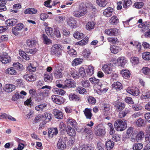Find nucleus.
<instances>
[{"label": "nucleus", "mask_w": 150, "mask_h": 150, "mask_svg": "<svg viewBox=\"0 0 150 150\" xmlns=\"http://www.w3.org/2000/svg\"><path fill=\"white\" fill-rule=\"evenodd\" d=\"M45 30L47 35L52 38H53L54 33L53 29L51 27L46 26Z\"/></svg>", "instance_id": "obj_32"}, {"label": "nucleus", "mask_w": 150, "mask_h": 150, "mask_svg": "<svg viewBox=\"0 0 150 150\" xmlns=\"http://www.w3.org/2000/svg\"><path fill=\"white\" fill-rule=\"evenodd\" d=\"M110 49L112 53L114 54H117L118 53L120 50L119 47L112 45L110 47Z\"/></svg>", "instance_id": "obj_40"}, {"label": "nucleus", "mask_w": 150, "mask_h": 150, "mask_svg": "<svg viewBox=\"0 0 150 150\" xmlns=\"http://www.w3.org/2000/svg\"><path fill=\"white\" fill-rule=\"evenodd\" d=\"M76 91L80 94H85L86 93V89L82 87H76Z\"/></svg>", "instance_id": "obj_59"}, {"label": "nucleus", "mask_w": 150, "mask_h": 150, "mask_svg": "<svg viewBox=\"0 0 150 150\" xmlns=\"http://www.w3.org/2000/svg\"><path fill=\"white\" fill-rule=\"evenodd\" d=\"M127 93L134 96H137L139 93V89L136 87H132L127 90Z\"/></svg>", "instance_id": "obj_11"}, {"label": "nucleus", "mask_w": 150, "mask_h": 150, "mask_svg": "<svg viewBox=\"0 0 150 150\" xmlns=\"http://www.w3.org/2000/svg\"><path fill=\"white\" fill-rule=\"evenodd\" d=\"M45 88L47 89L44 90L43 92H41L43 95V96H47L48 95L49 93V90L51 88V87L50 86H45L42 87L41 88L42 89H45Z\"/></svg>", "instance_id": "obj_28"}, {"label": "nucleus", "mask_w": 150, "mask_h": 150, "mask_svg": "<svg viewBox=\"0 0 150 150\" xmlns=\"http://www.w3.org/2000/svg\"><path fill=\"white\" fill-rule=\"evenodd\" d=\"M87 13L86 7L83 6V4H81L78 8L73 11L72 15L76 17L80 18L84 16Z\"/></svg>", "instance_id": "obj_2"}, {"label": "nucleus", "mask_w": 150, "mask_h": 150, "mask_svg": "<svg viewBox=\"0 0 150 150\" xmlns=\"http://www.w3.org/2000/svg\"><path fill=\"white\" fill-rule=\"evenodd\" d=\"M18 21L17 20L13 18L7 20L6 21L5 23L7 26H11L15 25Z\"/></svg>", "instance_id": "obj_27"}, {"label": "nucleus", "mask_w": 150, "mask_h": 150, "mask_svg": "<svg viewBox=\"0 0 150 150\" xmlns=\"http://www.w3.org/2000/svg\"><path fill=\"white\" fill-rule=\"evenodd\" d=\"M130 62L132 65H136L139 63V59L138 58L135 57H132L131 58Z\"/></svg>", "instance_id": "obj_49"}, {"label": "nucleus", "mask_w": 150, "mask_h": 150, "mask_svg": "<svg viewBox=\"0 0 150 150\" xmlns=\"http://www.w3.org/2000/svg\"><path fill=\"white\" fill-rule=\"evenodd\" d=\"M81 84L82 86L84 87H87L89 86L90 83L87 80H84L81 81Z\"/></svg>", "instance_id": "obj_64"}, {"label": "nucleus", "mask_w": 150, "mask_h": 150, "mask_svg": "<svg viewBox=\"0 0 150 150\" xmlns=\"http://www.w3.org/2000/svg\"><path fill=\"white\" fill-rule=\"evenodd\" d=\"M70 73L73 77L75 79H78L79 78V75L77 72L74 69H71Z\"/></svg>", "instance_id": "obj_44"}, {"label": "nucleus", "mask_w": 150, "mask_h": 150, "mask_svg": "<svg viewBox=\"0 0 150 150\" xmlns=\"http://www.w3.org/2000/svg\"><path fill=\"white\" fill-rule=\"evenodd\" d=\"M47 106V105L45 103L41 104L36 106L35 109L37 111L42 112L46 109Z\"/></svg>", "instance_id": "obj_30"}, {"label": "nucleus", "mask_w": 150, "mask_h": 150, "mask_svg": "<svg viewBox=\"0 0 150 150\" xmlns=\"http://www.w3.org/2000/svg\"><path fill=\"white\" fill-rule=\"evenodd\" d=\"M66 131L69 136L74 137L76 135V131L75 129L69 126L68 127Z\"/></svg>", "instance_id": "obj_16"}, {"label": "nucleus", "mask_w": 150, "mask_h": 150, "mask_svg": "<svg viewBox=\"0 0 150 150\" xmlns=\"http://www.w3.org/2000/svg\"><path fill=\"white\" fill-rule=\"evenodd\" d=\"M112 87L115 88L117 91L120 90L123 88L122 84L120 82H114L112 85Z\"/></svg>", "instance_id": "obj_36"}, {"label": "nucleus", "mask_w": 150, "mask_h": 150, "mask_svg": "<svg viewBox=\"0 0 150 150\" xmlns=\"http://www.w3.org/2000/svg\"><path fill=\"white\" fill-rule=\"evenodd\" d=\"M133 128L132 127H130L128 128L127 131L126 136L128 138H129L132 134H133Z\"/></svg>", "instance_id": "obj_63"}, {"label": "nucleus", "mask_w": 150, "mask_h": 150, "mask_svg": "<svg viewBox=\"0 0 150 150\" xmlns=\"http://www.w3.org/2000/svg\"><path fill=\"white\" fill-rule=\"evenodd\" d=\"M53 112L55 117L57 119H60L63 118V113L61 111L54 109L53 110Z\"/></svg>", "instance_id": "obj_18"}, {"label": "nucleus", "mask_w": 150, "mask_h": 150, "mask_svg": "<svg viewBox=\"0 0 150 150\" xmlns=\"http://www.w3.org/2000/svg\"><path fill=\"white\" fill-rule=\"evenodd\" d=\"M65 86L68 87H75L76 84L74 82L72 81L70 79H67L64 81Z\"/></svg>", "instance_id": "obj_19"}, {"label": "nucleus", "mask_w": 150, "mask_h": 150, "mask_svg": "<svg viewBox=\"0 0 150 150\" xmlns=\"http://www.w3.org/2000/svg\"><path fill=\"white\" fill-rule=\"evenodd\" d=\"M69 98L71 101H79L80 99L79 96L75 93H71L69 95Z\"/></svg>", "instance_id": "obj_23"}, {"label": "nucleus", "mask_w": 150, "mask_h": 150, "mask_svg": "<svg viewBox=\"0 0 150 150\" xmlns=\"http://www.w3.org/2000/svg\"><path fill=\"white\" fill-rule=\"evenodd\" d=\"M142 22V19H140L139 20L138 22L140 24L138 25V27L139 28H141L142 31H145L149 28V22L147 21H146L143 23Z\"/></svg>", "instance_id": "obj_6"}, {"label": "nucleus", "mask_w": 150, "mask_h": 150, "mask_svg": "<svg viewBox=\"0 0 150 150\" xmlns=\"http://www.w3.org/2000/svg\"><path fill=\"white\" fill-rule=\"evenodd\" d=\"M67 140V137H60L57 144V147L58 149L64 150L66 148V141Z\"/></svg>", "instance_id": "obj_5"}, {"label": "nucleus", "mask_w": 150, "mask_h": 150, "mask_svg": "<svg viewBox=\"0 0 150 150\" xmlns=\"http://www.w3.org/2000/svg\"><path fill=\"white\" fill-rule=\"evenodd\" d=\"M37 44V41L34 39H29L26 41L27 45L30 48L35 47Z\"/></svg>", "instance_id": "obj_14"}, {"label": "nucleus", "mask_w": 150, "mask_h": 150, "mask_svg": "<svg viewBox=\"0 0 150 150\" xmlns=\"http://www.w3.org/2000/svg\"><path fill=\"white\" fill-rule=\"evenodd\" d=\"M44 79L45 82H51L53 79L52 74L51 73H45L44 74Z\"/></svg>", "instance_id": "obj_25"}, {"label": "nucleus", "mask_w": 150, "mask_h": 150, "mask_svg": "<svg viewBox=\"0 0 150 150\" xmlns=\"http://www.w3.org/2000/svg\"><path fill=\"white\" fill-rule=\"evenodd\" d=\"M108 42L112 43L113 44L118 43L119 41L117 39L115 38L110 37L108 38Z\"/></svg>", "instance_id": "obj_60"}, {"label": "nucleus", "mask_w": 150, "mask_h": 150, "mask_svg": "<svg viewBox=\"0 0 150 150\" xmlns=\"http://www.w3.org/2000/svg\"><path fill=\"white\" fill-rule=\"evenodd\" d=\"M51 99L54 102L58 105L63 104L64 101V98L59 96L52 95L51 96Z\"/></svg>", "instance_id": "obj_8"}, {"label": "nucleus", "mask_w": 150, "mask_h": 150, "mask_svg": "<svg viewBox=\"0 0 150 150\" xmlns=\"http://www.w3.org/2000/svg\"><path fill=\"white\" fill-rule=\"evenodd\" d=\"M6 71L8 74L12 75H16L17 73L16 71L12 67L8 68L6 70Z\"/></svg>", "instance_id": "obj_55"}, {"label": "nucleus", "mask_w": 150, "mask_h": 150, "mask_svg": "<svg viewBox=\"0 0 150 150\" xmlns=\"http://www.w3.org/2000/svg\"><path fill=\"white\" fill-rule=\"evenodd\" d=\"M106 34L110 36H116L119 32L117 28H112L106 29L105 31Z\"/></svg>", "instance_id": "obj_9"}, {"label": "nucleus", "mask_w": 150, "mask_h": 150, "mask_svg": "<svg viewBox=\"0 0 150 150\" xmlns=\"http://www.w3.org/2000/svg\"><path fill=\"white\" fill-rule=\"evenodd\" d=\"M106 132L104 127H98L97 130H95V134L97 136H104Z\"/></svg>", "instance_id": "obj_13"}, {"label": "nucleus", "mask_w": 150, "mask_h": 150, "mask_svg": "<svg viewBox=\"0 0 150 150\" xmlns=\"http://www.w3.org/2000/svg\"><path fill=\"white\" fill-rule=\"evenodd\" d=\"M86 71L87 75L90 76L94 74V67L91 65H89L86 69Z\"/></svg>", "instance_id": "obj_20"}, {"label": "nucleus", "mask_w": 150, "mask_h": 150, "mask_svg": "<svg viewBox=\"0 0 150 150\" xmlns=\"http://www.w3.org/2000/svg\"><path fill=\"white\" fill-rule=\"evenodd\" d=\"M113 11V9L111 7H108L104 10L103 15L106 17H109L112 15Z\"/></svg>", "instance_id": "obj_22"}, {"label": "nucleus", "mask_w": 150, "mask_h": 150, "mask_svg": "<svg viewBox=\"0 0 150 150\" xmlns=\"http://www.w3.org/2000/svg\"><path fill=\"white\" fill-rule=\"evenodd\" d=\"M20 55L24 59L28 60L30 59V57L29 56L27 55L24 51L19 50V51Z\"/></svg>", "instance_id": "obj_56"}, {"label": "nucleus", "mask_w": 150, "mask_h": 150, "mask_svg": "<svg viewBox=\"0 0 150 150\" xmlns=\"http://www.w3.org/2000/svg\"><path fill=\"white\" fill-rule=\"evenodd\" d=\"M109 21L112 25L116 24L119 22V20L116 16H114L111 18Z\"/></svg>", "instance_id": "obj_43"}, {"label": "nucleus", "mask_w": 150, "mask_h": 150, "mask_svg": "<svg viewBox=\"0 0 150 150\" xmlns=\"http://www.w3.org/2000/svg\"><path fill=\"white\" fill-rule=\"evenodd\" d=\"M88 37H86L83 39L81 40V41L76 43V44L77 45H85L88 43Z\"/></svg>", "instance_id": "obj_51"}, {"label": "nucleus", "mask_w": 150, "mask_h": 150, "mask_svg": "<svg viewBox=\"0 0 150 150\" xmlns=\"http://www.w3.org/2000/svg\"><path fill=\"white\" fill-rule=\"evenodd\" d=\"M117 62L118 64V66L123 67L127 62L126 58L124 57H119L117 59Z\"/></svg>", "instance_id": "obj_12"}, {"label": "nucleus", "mask_w": 150, "mask_h": 150, "mask_svg": "<svg viewBox=\"0 0 150 150\" xmlns=\"http://www.w3.org/2000/svg\"><path fill=\"white\" fill-rule=\"evenodd\" d=\"M130 110L129 109L126 108L124 110L120 111L119 113L118 117L121 118L125 117L126 115L129 113L130 112Z\"/></svg>", "instance_id": "obj_33"}, {"label": "nucleus", "mask_w": 150, "mask_h": 150, "mask_svg": "<svg viewBox=\"0 0 150 150\" xmlns=\"http://www.w3.org/2000/svg\"><path fill=\"white\" fill-rule=\"evenodd\" d=\"M80 148H81L82 150H94V147L91 144H83Z\"/></svg>", "instance_id": "obj_34"}, {"label": "nucleus", "mask_w": 150, "mask_h": 150, "mask_svg": "<svg viewBox=\"0 0 150 150\" xmlns=\"http://www.w3.org/2000/svg\"><path fill=\"white\" fill-rule=\"evenodd\" d=\"M24 13L25 14L31 15L36 14L37 13V10L33 8H27L24 10Z\"/></svg>", "instance_id": "obj_24"}, {"label": "nucleus", "mask_w": 150, "mask_h": 150, "mask_svg": "<svg viewBox=\"0 0 150 150\" xmlns=\"http://www.w3.org/2000/svg\"><path fill=\"white\" fill-rule=\"evenodd\" d=\"M83 112L86 117V118L87 119L91 120L93 116L91 112L92 110L90 108H86L83 110Z\"/></svg>", "instance_id": "obj_15"}, {"label": "nucleus", "mask_w": 150, "mask_h": 150, "mask_svg": "<svg viewBox=\"0 0 150 150\" xmlns=\"http://www.w3.org/2000/svg\"><path fill=\"white\" fill-rule=\"evenodd\" d=\"M81 132L83 134L87 135L88 136V134L90 135L91 134V129H88L87 128H82L81 129Z\"/></svg>", "instance_id": "obj_50"}, {"label": "nucleus", "mask_w": 150, "mask_h": 150, "mask_svg": "<svg viewBox=\"0 0 150 150\" xmlns=\"http://www.w3.org/2000/svg\"><path fill=\"white\" fill-rule=\"evenodd\" d=\"M91 53V51L90 50L88 49H85L83 51L82 55L84 58H88Z\"/></svg>", "instance_id": "obj_41"}, {"label": "nucleus", "mask_w": 150, "mask_h": 150, "mask_svg": "<svg viewBox=\"0 0 150 150\" xmlns=\"http://www.w3.org/2000/svg\"><path fill=\"white\" fill-rule=\"evenodd\" d=\"M62 49V46L59 44L53 45L51 49V54L57 57H59L61 54Z\"/></svg>", "instance_id": "obj_4"}, {"label": "nucleus", "mask_w": 150, "mask_h": 150, "mask_svg": "<svg viewBox=\"0 0 150 150\" xmlns=\"http://www.w3.org/2000/svg\"><path fill=\"white\" fill-rule=\"evenodd\" d=\"M67 24L72 28H75L78 26L77 22L72 17L68 18L67 20Z\"/></svg>", "instance_id": "obj_7"}, {"label": "nucleus", "mask_w": 150, "mask_h": 150, "mask_svg": "<svg viewBox=\"0 0 150 150\" xmlns=\"http://www.w3.org/2000/svg\"><path fill=\"white\" fill-rule=\"evenodd\" d=\"M116 65V61L113 60L110 61V63L104 64L102 67V69L106 74H111L115 71V67Z\"/></svg>", "instance_id": "obj_1"}, {"label": "nucleus", "mask_w": 150, "mask_h": 150, "mask_svg": "<svg viewBox=\"0 0 150 150\" xmlns=\"http://www.w3.org/2000/svg\"><path fill=\"white\" fill-rule=\"evenodd\" d=\"M6 3V0H0V12L6 10V8L5 6Z\"/></svg>", "instance_id": "obj_35"}, {"label": "nucleus", "mask_w": 150, "mask_h": 150, "mask_svg": "<svg viewBox=\"0 0 150 150\" xmlns=\"http://www.w3.org/2000/svg\"><path fill=\"white\" fill-rule=\"evenodd\" d=\"M16 86L12 84H6L5 85L4 89L5 91L7 92H10L15 90Z\"/></svg>", "instance_id": "obj_17"}, {"label": "nucleus", "mask_w": 150, "mask_h": 150, "mask_svg": "<svg viewBox=\"0 0 150 150\" xmlns=\"http://www.w3.org/2000/svg\"><path fill=\"white\" fill-rule=\"evenodd\" d=\"M142 57L144 60H150V52H145L142 54Z\"/></svg>", "instance_id": "obj_52"}, {"label": "nucleus", "mask_w": 150, "mask_h": 150, "mask_svg": "<svg viewBox=\"0 0 150 150\" xmlns=\"http://www.w3.org/2000/svg\"><path fill=\"white\" fill-rule=\"evenodd\" d=\"M67 122L68 124L71 125L74 127H75L77 123L76 121L71 118H68Z\"/></svg>", "instance_id": "obj_53"}, {"label": "nucleus", "mask_w": 150, "mask_h": 150, "mask_svg": "<svg viewBox=\"0 0 150 150\" xmlns=\"http://www.w3.org/2000/svg\"><path fill=\"white\" fill-rule=\"evenodd\" d=\"M43 41L45 44L47 45H49L52 43V41L50 39L48 38L45 35L43 34Z\"/></svg>", "instance_id": "obj_61"}, {"label": "nucleus", "mask_w": 150, "mask_h": 150, "mask_svg": "<svg viewBox=\"0 0 150 150\" xmlns=\"http://www.w3.org/2000/svg\"><path fill=\"white\" fill-rule=\"evenodd\" d=\"M121 74L125 79L129 78L130 75L129 71L127 69H123L121 71Z\"/></svg>", "instance_id": "obj_31"}, {"label": "nucleus", "mask_w": 150, "mask_h": 150, "mask_svg": "<svg viewBox=\"0 0 150 150\" xmlns=\"http://www.w3.org/2000/svg\"><path fill=\"white\" fill-rule=\"evenodd\" d=\"M83 60V59L80 58H76L73 60V64L74 66L80 64L82 62Z\"/></svg>", "instance_id": "obj_57"}, {"label": "nucleus", "mask_w": 150, "mask_h": 150, "mask_svg": "<svg viewBox=\"0 0 150 150\" xmlns=\"http://www.w3.org/2000/svg\"><path fill=\"white\" fill-rule=\"evenodd\" d=\"M0 61L3 64H7L10 62L11 61V57L5 53L0 56Z\"/></svg>", "instance_id": "obj_10"}, {"label": "nucleus", "mask_w": 150, "mask_h": 150, "mask_svg": "<svg viewBox=\"0 0 150 150\" xmlns=\"http://www.w3.org/2000/svg\"><path fill=\"white\" fill-rule=\"evenodd\" d=\"M89 80L90 82L95 85H97V86L101 85V83L99 82V80L95 77H91Z\"/></svg>", "instance_id": "obj_26"}, {"label": "nucleus", "mask_w": 150, "mask_h": 150, "mask_svg": "<svg viewBox=\"0 0 150 150\" xmlns=\"http://www.w3.org/2000/svg\"><path fill=\"white\" fill-rule=\"evenodd\" d=\"M123 7L127 8L132 4V2L130 0H123Z\"/></svg>", "instance_id": "obj_47"}, {"label": "nucleus", "mask_w": 150, "mask_h": 150, "mask_svg": "<svg viewBox=\"0 0 150 150\" xmlns=\"http://www.w3.org/2000/svg\"><path fill=\"white\" fill-rule=\"evenodd\" d=\"M145 120L144 119L140 118L136 121V124L139 127L144 126L145 125Z\"/></svg>", "instance_id": "obj_45"}, {"label": "nucleus", "mask_w": 150, "mask_h": 150, "mask_svg": "<svg viewBox=\"0 0 150 150\" xmlns=\"http://www.w3.org/2000/svg\"><path fill=\"white\" fill-rule=\"evenodd\" d=\"M54 76L57 79L62 78L63 77L62 70L59 69L55 70L54 73Z\"/></svg>", "instance_id": "obj_29"}, {"label": "nucleus", "mask_w": 150, "mask_h": 150, "mask_svg": "<svg viewBox=\"0 0 150 150\" xmlns=\"http://www.w3.org/2000/svg\"><path fill=\"white\" fill-rule=\"evenodd\" d=\"M105 145L107 150H110L113 148L114 143L113 141L109 140L106 142Z\"/></svg>", "instance_id": "obj_39"}, {"label": "nucleus", "mask_w": 150, "mask_h": 150, "mask_svg": "<svg viewBox=\"0 0 150 150\" xmlns=\"http://www.w3.org/2000/svg\"><path fill=\"white\" fill-rule=\"evenodd\" d=\"M23 77L25 80L29 81H34L36 80L35 77L31 74L25 75L23 76Z\"/></svg>", "instance_id": "obj_21"}, {"label": "nucleus", "mask_w": 150, "mask_h": 150, "mask_svg": "<svg viewBox=\"0 0 150 150\" xmlns=\"http://www.w3.org/2000/svg\"><path fill=\"white\" fill-rule=\"evenodd\" d=\"M142 72L147 77L150 76V69L147 67H144L142 69Z\"/></svg>", "instance_id": "obj_42"}, {"label": "nucleus", "mask_w": 150, "mask_h": 150, "mask_svg": "<svg viewBox=\"0 0 150 150\" xmlns=\"http://www.w3.org/2000/svg\"><path fill=\"white\" fill-rule=\"evenodd\" d=\"M144 137V133L142 131H140L136 136V140L138 142L142 139Z\"/></svg>", "instance_id": "obj_54"}, {"label": "nucleus", "mask_w": 150, "mask_h": 150, "mask_svg": "<svg viewBox=\"0 0 150 150\" xmlns=\"http://www.w3.org/2000/svg\"><path fill=\"white\" fill-rule=\"evenodd\" d=\"M126 120H123L119 119L116 120L114 123L115 129L118 131H123L125 130L127 127Z\"/></svg>", "instance_id": "obj_3"}, {"label": "nucleus", "mask_w": 150, "mask_h": 150, "mask_svg": "<svg viewBox=\"0 0 150 150\" xmlns=\"http://www.w3.org/2000/svg\"><path fill=\"white\" fill-rule=\"evenodd\" d=\"M97 4L100 7H104L107 2L105 0H96Z\"/></svg>", "instance_id": "obj_48"}, {"label": "nucleus", "mask_w": 150, "mask_h": 150, "mask_svg": "<svg viewBox=\"0 0 150 150\" xmlns=\"http://www.w3.org/2000/svg\"><path fill=\"white\" fill-rule=\"evenodd\" d=\"M52 91L55 94L63 96L65 93V92L63 90L58 88H54L52 89Z\"/></svg>", "instance_id": "obj_38"}, {"label": "nucleus", "mask_w": 150, "mask_h": 150, "mask_svg": "<svg viewBox=\"0 0 150 150\" xmlns=\"http://www.w3.org/2000/svg\"><path fill=\"white\" fill-rule=\"evenodd\" d=\"M141 98L142 99H150V92L148 91L144 93H142L141 96Z\"/></svg>", "instance_id": "obj_62"}, {"label": "nucleus", "mask_w": 150, "mask_h": 150, "mask_svg": "<svg viewBox=\"0 0 150 150\" xmlns=\"http://www.w3.org/2000/svg\"><path fill=\"white\" fill-rule=\"evenodd\" d=\"M73 36L76 39H80L84 37V35L82 33L76 31L74 34Z\"/></svg>", "instance_id": "obj_37"}, {"label": "nucleus", "mask_w": 150, "mask_h": 150, "mask_svg": "<svg viewBox=\"0 0 150 150\" xmlns=\"http://www.w3.org/2000/svg\"><path fill=\"white\" fill-rule=\"evenodd\" d=\"M143 146L141 143L135 144L133 146V149L134 150H139L142 149Z\"/></svg>", "instance_id": "obj_58"}, {"label": "nucleus", "mask_w": 150, "mask_h": 150, "mask_svg": "<svg viewBox=\"0 0 150 150\" xmlns=\"http://www.w3.org/2000/svg\"><path fill=\"white\" fill-rule=\"evenodd\" d=\"M95 23L93 22H88L86 25L87 30H91L94 28Z\"/></svg>", "instance_id": "obj_46"}]
</instances>
